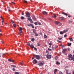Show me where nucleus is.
<instances>
[{
    "instance_id": "nucleus-1",
    "label": "nucleus",
    "mask_w": 74,
    "mask_h": 74,
    "mask_svg": "<svg viewBox=\"0 0 74 74\" xmlns=\"http://www.w3.org/2000/svg\"><path fill=\"white\" fill-rule=\"evenodd\" d=\"M25 16L28 18V20H29V21H30L31 23H33V20L32 19H31V17H30V13H29V12H27Z\"/></svg>"
},
{
    "instance_id": "nucleus-2",
    "label": "nucleus",
    "mask_w": 74,
    "mask_h": 74,
    "mask_svg": "<svg viewBox=\"0 0 74 74\" xmlns=\"http://www.w3.org/2000/svg\"><path fill=\"white\" fill-rule=\"evenodd\" d=\"M72 56L71 54L69 55L67 57V59L69 60H73L74 61V55L73 56V57H72Z\"/></svg>"
},
{
    "instance_id": "nucleus-3",
    "label": "nucleus",
    "mask_w": 74,
    "mask_h": 74,
    "mask_svg": "<svg viewBox=\"0 0 74 74\" xmlns=\"http://www.w3.org/2000/svg\"><path fill=\"white\" fill-rule=\"evenodd\" d=\"M34 58H36L37 59H38V60L40 59V56H39V55H34Z\"/></svg>"
},
{
    "instance_id": "nucleus-4",
    "label": "nucleus",
    "mask_w": 74,
    "mask_h": 74,
    "mask_svg": "<svg viewBox=\"0 0 74 74\" xmlns=\"http://www.w3.org/2000/svg\"><path fill=\"white\" fill-rule=\"evenodd\" d=\"M43 64H44V61H42L41 62H39L38 63V65L40 66H42Z\"/></svg>"
},
{
    "instance_id": "nucleus-5",
    "label": "nucleus",
    "mask_w": 74,
    "mask_h": 74,
    "mask_svg": "<svg viewBox=\"0 0 74 74\" xmlns=\"http://www.w3.org/2000/svg\"><path fill=\"white\" fill-rule=\"evenodd\" d=\"M51 55H49V54H47L46 56V57L47 59H51Z\"/></svg>"
},
{
    "instance_id": "nucleus-6",
    "label": "nucleus",
    "mask_w": 74,
    "mask_h": 74,
    "mask_svg": "<svg viewBox=\"0 0 74 74\" xmlns=\"http://www.w3.org/2000/svg\"><path fill=\"white\" fill-rule=\"evenodd\" d=\"M33 63L34 64H36L37 63V61L36 60V59H34L33 61Z\"/></svg>"
},
{
    "instance_id": "nucleus-7",
    "label": "nucleus",
    "mask_w": 74,
    "mask_h": 74,
    "mask_svg": "<svg viewBox=\"0 0 74 74\" xmlns=\"http://www.w3.org/2000/svg\"><path fill=\"white\" fill-rule=\"evenodd\" d=\"M66 51H67V49H64L62 51V53H66Z\"/></svg>"
},
{
    "instance_id": "nucleus-8",
    "label": "nucleus",
    "mask_w": 74,
    "mask_h": 74,
    "mask_svg": "<svg viewBox=\"0 0 74 74\" xmlns=\"http://www.w3.org/2000/svg\"><path fill=\"white\" fill-rule=\"evenodd\" d=\"M32 18L34 20V21H36V17L35 16H32Z\"/></svg>"
},
{
    "instance_id": "nucleus-9",
    "label": "nucleus",
    "mask_w": 74,
    "mask_h": 74,
    "mask_svg": "<svg viewBox=\"0 0 74 74\" xmlns=\"http://www.w3.org/2000/svg\"><path fill=\"white\" fill-rule=\"evenodd\" d=\"M42 14L43 15H46V14H47V12H46V11H44L42 12Z\"/></svg>"
},
{
    "instance_id": "nucleus-10",
    "label": "nucleus",
    "mask_w": 74,
    "mask_h": 74,
    "mask_svg": "<svg viewBox=\"0 0 74 74\" xmlns=\"http://www.w3.org/2000/svg\"><path fill=\"white\" fill-rule=\"evenodd\" d=\"M68 31V30L67 29H65L63 31V33H66V32H67Z\"/></svg>"
},
{
    "instance_id": "nucleus-11",
    "label": "nucleus",
    "mask_w": 74,
    "mask_h": 74,
    "mask_svg": "<svg viewBox=\"0 0 74 74\" xmlns=\"http://www.w3.org/2000/svg\"><path fill=\"white\" fill-rule=\"evenodd\" d=\"M62 14H63L64 15H66V16H67L68 15V14H67V13L64 12H62Z\"/></svg>"
},
{
    "instance_id": "nucleus-12",
    "label": "nucleus",
    "mask_w": 74,
    "mask_h": 74,
    "mask_svg": "<svg viewBox=\"0 0 74 74\" xmlns=\"http://www.w3.org/2000/svg\"><path fill=\"white\" fill-rule=\"evenodd\" d=\"M59 19L60 21H62L63 19V17H59Z\"/></svg>"
},
{
    "instance_id": "nucleus-13",
    "label": "nucleus",
    "mask_w": 74,
    "mask_h": 74,
    "mask_svg": "<svg viewBox=\"0 0 74 74\" xmlns=\"http://www.w3.org/2000/svg\"><path fill=\"white\" fill-rule=\"evenodd\" d=\"M33 32L34 33V34H36L37 33L35 29H33Z\"/></svg>"
},
{
    "instance_id": "nucleus-14",
    "label": "nucleus",
    "mask_w": 74,
    "mask_h": 74,
    "mask_svg": "<svg viewBox=\"0 0 74 74\" xmlns=\"http://www.w3.org/2000/svg\"><path fill=\"white\" fill-rule=\"evenodd\" d=\"M55 23L56 24V25H59V22L58 21H55Z\"/></svg>"
},
{
    "instance_id": "nucleus-15",
    "label": "nucleus",
    "mask_w": 74,
    "mask_h": 74,
    "mask_svg": "<svg viewBox=\"0 0 74 74\" xmlns=\"http://www.w3.org/2000/svg\"><path fill=\"white\" fill-rule=\"evenodd\" d=\"M30 47H31V48H34V45L32 44L30 45Z\"/></svg>"
},
{
    "instance_id": "nucleus-16",
    "label": "nucleus",
    "mask_w": 74,
    "mask_h": 74,
    "mask_svg": "<svg viewBox=\"0 0 74 74\" xmlns=\"http://www.w3.org/2000/svg\"><path fill=\"white\" fill-rule=\"evenodd\" d=\"M58 71V69H56L54 70V73L55 74H56V72Z\"/></svg>"
},
{
    "instance_id": "nucleus-17",
    "label": "nucleus",
    "mask_w": 74,
    "mask_h": 74,
    "mask_svg": "<svg viewBox=\"0 0 74 74\" xmlns=\"http://www.w3.org/2000/svg\"><path fill=\"white\" fill-rule=\"evenodd\" d=\"M11 66V67H14V68L16 67V66L15 65H12Z\"/></svg>"
},
{
    "instance_id": "nucleus-18",
    "label": "nucleus",
    "mask_w": 74,
    "mask_h": 74,
    "mask_svg": "<svg viewBox=\"0 0 74 74\" xmlns=\"http://www.w3.org/2000/svg\"><path fill=\"white\" fill-rule=\"evenodd\" d=\"M69 40H70V41H73V39L72 38H69Z\"/></svg>"
},
{
    "instance_id": "nucleus-19",
    "label": "nucleus",
    "mask_w": 74,
    "mask_h": 74,
    "mask_svg": "<svg viewBox=\"0 0 74 74\" xmlns=\"http://www.w3.org/2000/svg\"><path fill=\"white\" fill-rule=\"evenodd\" d=\"M21 19H22L23 20V19H25V17L22 16L21 17Z\"/></svg>"
},
{
    "instance_id": "nucleus-20",
    "label": "nucleus",
    "mask_w": 74,
    "mask_h": 74,
    "mask_svg": "<svg viewBox=\"0 0 74 74\" xmlns=\"http://www.w3.org/2000/svg\"><path fill=\"white\" fill-rule=\"evenodd\" d=\"M44 38H47V35H44Z\"/></svg>"
},
{
    "instance_id": "nucleus-21",
    "label": "nucleus",
    "mask_w": 74,
    "mask_h": 74,
    "mask_svg": "<svg viewBox=\"0 0 74 74\" xmlns=\"http://www.w3.org/2000/svg\"><path fill=\"white\" fill-rule=\"evenodd\" d=\"M71 43H69L68 44V46H71Z\"/></svg>"
},
{
    "instance_id": "nucleus-22",
    "label": "nucleus",
    "mask_w": 74,
    "mask_h": 74,
    "mask_svg": "<svg viewBox=\"0 0 74 74\" xmlns=\"http://www.w3.org/2000/svg\"><path fill=\"white\" fill-rule=\"evenodd\" d=\"M35 34V36L36 37L38 36V34H37V33H36V34Z\"/></svg>"
},
{
    "instance_id": "nucleus-23",
    "label": "nucleus",
    "mask_w": 74,
    "mask_h": 74,
    "mask_svg": "<svg viewBox=\"0 0 74 74\" xmlns=\"http://www.w3.org/2000/svg\"><path fill=\"white\" fill-rule=\"evenodd\" d=\"M66 74H68V73H69L68 72H69V70H66Z\"/></svg>"
},
{
    "instance_id": "nucleus-24",
    "label": "nucleus",
    "mask_w": 74,
    "mask_h": 74,
    "mask_svg": "<svg viewBox=\"0 0 74 74\" xmlns=\"http://www.w3.org/2000/svg\"><path fill=\"white\" fill-rule=\"evenodd\" d=\"M58 59V56H56L55 58V60H57V59Z\"/></svg>"
},
{
    "instance_id": "nucleus-25",
    "label": "nucleus",
    "mask_w": 74,
    "mask_h": 74,
    "mask_svg": "<svg viewBox=\"0 0 74 74\" xmlns=\"http://www.w3.org/2000/svg\"><path fill=\"white\" fill-rule=\"evenodd\" d=\"M53 15H54L53 17H54L55 18H56V16L55 15V14H53Z\"/></svg>"
},
{
    "instance_id": "nucleus-26",
    "label": "nucleus",
    "mask_w": 74,
    "mask_h": 74,
    "mask_svg": "<svg viewBox=\"0 0 74 74\" xmlns=\"http://www.w3.org/2000/svg\"><path fill=\"white\" fill-rule=\"evenodd\" d=\"M60 34H63L64 33H63V32L61 31L60 32Z\"/></svg>"
},
{
    "instance_id": "nucleus-27",
    "label": "nucleus",
    "mask_w": 74,
    "mask_h": 74,
    "mask_svg": "<svg viewBox=\"0 0 74 74\" xmlns=\"http://www.w3.org/2000/svg\"><path fill=\"white\" fill-rule=\"evenodd\" d=\"M37 45H38V47H39L40 46V43L39 42H38L37 43Z\"/></svg>"
},
{
    "instance_id": "nucleus-28",
    "label": "nucleus",
    "mask_w": 74,
    "mask_h": 74,
    "mask_svg": "<svg viewBox=\"0 0 74 74\" xmlns=\"http://www.w3.org/2000/svg\"><path fill=\"white\" fill-rule=\"evenodd\" d=\"M13 26L14 27H16V25L15 24H14Z\"/></svg>"
},
{
    "instance_id": "nucleus-29",
    "label": "nucleus",
    "mask_w": 74,
    "mask_h": 74,
    "mask_svg": "<svg viewBox=\"0 0 74 74\" xmlns=\"http://www.w3.org/2000/svg\"><path fill=\"white\" fill-rule=\"evenodd\" d=\"M52 49L53 50V51H54V50H55V47H52Z\"/></svg>"
},
{
    "instance_id": "nucleus-30",
    "label": "nucleus",
    "mask_w": 74,
    "mask_h": 74,
    "mask_svg": "<svg viewBox=\"0 0 74 74\" xmlns=\"http://www.w3.org/2000/svg\"><path fill=\"white\" fill-rule=\"evenodd\" d=\"M19 30H22V28L21 27H20Z\"/></svg>"
},
{
    "instance_id": "nucleus-31",
    "label": "nucleus",
    "mask_w": 74,
    "mask_h": 74,
    "mask_svg": "<svg viewBox=\"0 0 74 74\" xmlns=\"http://www.w3.org/2000/svg\"><path fill=\"white\" fill-rule=\"evenodd\" d=\"M56 64H60V63L58 62H57L56 63Z\"/></svg>"
},
{
    "instance_id": "nucleus-32",
    "label": "nucleus",
    "mask_w": 74,
    "mask_h": 74,
    "mask_svg": "<svg viewBox=\"0 0 74 74\" xmlns=\"http://www.w3.org/2000/svg\"><path fill=\"white\" fill-rule=\"evenodd\" d=\"M32 41H34V38H32L31 40Z\"/></svg>"
},
{
    "instance_id": "nucleus-33",
    "label": "nucleus",
    "mask_w": 74,
    "mask_h": 74,
    "mask_svg": "<svg viewBox=\"0 0 74 74\" xmlns=\"http://www.w3.org/2000/svg\"><path fill=\"white\" fill-rule=\"evenodd\" d=\"M58 40H62V38H59V37H58Z\"/></svg>"
},
{
    "instance_id": "nucleus-34",
    "label": "nucleus",
    "mask_w": 74,
    "mask_h": 74,
    "mask_svg": "<svg viewBox=\"0 0 74 74\" xmlns=\"http://www.w3.org/2000/svg\"><path fill=\"white\" fill-rule=\"evenodd\" d=\"M24 2L25 3H27V1H25V0H24Z\"/></svg>"
},
{
    "instance_id": "nucleus-35",
    "label": "nucleus",
    "mask_w": 74,
    "mask_h": 74,
    "mask_svg": "<svg viewBox=\"0 0 74 74\" xmlns=\"http://www.w3.org/2000/svg\"><path fill=\"white\" fill-rule=\"evenodd\" d=\"M24 64V63H23V62H21L20 63V64L22 66V65H23Z\"/></svg>"
},
{
    "instance_id": "nucleus-36",
    "label": "nucleus",
    "mask_w": 74,
    "mask_h": 74,
    "mask_svg": "<svg viewBox=\"0 0 74 74\" xmlns=\"http://www.w3.org/2000/svg\"><path fill=\"white\" fill-rule=\"evenodd\" d=\"M48 51H52V49H50L49 48H48Z\"/></svg>"
},
{
    "instance_id": "nucleus-37",
    "label": "nucleus",
    "mask_w": 74,
    "mask_h": 74,
    "mask_svg": "<svg viewBox=\"0 0 74 74\" xmlns=\"http://www.w3.org/2000/svg\"><path fill=\"white\" fill-rule=\"evenodd\" d=\"M59 74H63V73L61 72L60 71L59 72Z\"/></svg>"
},
{
    "instance_id": "nucleus-38",
    "label": "nucleus",
    "mask_w": 74,
    "mask_h": 74,
    "mask_svg": "<svg viewBox=\"0 0 74 74\" xmlns=\"http://www.w3.org/2000/svg\"><path fill=\"white\" fill-rule=\"evenodd\" d=\"M69 23H72V21H70V20H69Z\"/></svg>"
},
{
    "instance_id": "nucleus-39",
    "label": "nucleus",
    "mask_w": 74,
    "mask_h": 74,
    "mask_svg": "<svg viewBox=\"0 0 74 74\" xmlns=\"http://www.w3.org/2000/svg\"><path fill=\"white\" fill-rule=\"evenodd\" d=\"M11 23H12V24L14 23V21L12 20Z\"/></svg>"
},
{
    "instance_id": "nucleus-40",
    "label": "nucleus",
    "mask_w": 74,
    "mask_h": 74,
    "mask_svg": "<svg viewBox=\"0 0 74 74\" xmlns=\"http://www.w3.org/2000/svg\"><path fill=\"white\" fill-rule=\"evenodd\" d=\"M8 11H11V10L10 9V8H9V7H8Z\"/></svg>"
},
{
    "instance_id": "nucleus-41",
    "label": "nucleus",
    "mask_w": 74,
    "mask_h": 74,
    "mask_svg": "<svg viewBox=\"0 0 74 74\" xmlns=\"http://www.w3.org/2000/svg\"><path fill=\"white\" fill-rule=\"evenodd\" d=\"M34 24H35V25H37V22H35Z\"/></svg>"
},
{
    "instance_id": "nucleus-42",
    "label": "nucleus",
    "mask_w": 74,
    "mask_h": 74,
    "mask_svg": "<svg viewBox=\"0 0 74 74\" xmlns=\"http://www.w3.org/2000/svg\"><path fill=\"white\" fill-rule=\"evenodd\" d=\"M20 33H22V30H19Z\"/></svg>"
},
{
    "instance_id": "nucleus-43",
    "label": "nucleus",
    "mask_w": 74,
    "mask_h": 74,
    "mask_svg": "<svg viewBox=\"0 0 74 74\" xmlns=\"http://www.w3.org/2000/svg\"><path fill=\"white\" fill-rule=\"evenodd\" d=\"M8 60L9 62H11L12 60H11V59H8Z\"/></svg>"
},
{
    "instance_id": "nucleus-44",
    "label": "nucleus",
    "mask_w": 74,
    "mask_h": 74,
    "mask_svg": "<svg viewBox=\"0 0 74 74\" xmlns=\"http://www.w3.org/2000/svg\"><path fill=\"white\" fill-rule=\"evenodd\" d=\"M59 26H61V25H62V23H60V22H59Z\"/></svg>"
},
{
    "instance_id": "nucleus-45",
    "label": "nucleus",
    "mask_w": 74,
    "mask_h": 74,
    "mask_svg": "<svg viewBox=\"0 0 74 74\" xmlns=\"http://www.w3.org/2000/svg\"><path fill=\"white\" fill-rule=\"evenodd\" d=\"M27 45H28V46H29V45H30V43H28L27 44Z\"/></svg>"
},
{
    "instance_id": "nucleus-46",
    "label": "nucleus",
    "mask_w": 74,
    "mask_h": 74,
    "mask_svg": "<svg viewBox=\"0 0 74 74\" xmlns=\"http://www.w3.org/2000/svg\"><path fill=\"white\" fill-rule=\"evenodd\" d=\"M49 45H50V46L52 45V43H49Z\"/></svg>"
},
{
    "instance_id": "nucleus-47",
    "label": "nucleus",
    "mask_w": 74,
    "mask_h": 74,
    "mask_svg": "<svg viewBox=\"0 0 74 74\" xmlns=\"http://www.w3.org/2000/svg\"><path fill=\"white\" fill-rule=\"evenodd\" d=\"M15 74H19V73L17 72H15Z\"/></svg>"
},
{
    "instance_id": "nucleus-48",
    "label": "nucleus",
    "mask_w": 74,
    "mask_h": 74,
    "mask_svg": "<svg viewBox=\"0 0 74 74\" xmlns=\"http://www.w3.org/2000/svg\"><path fill=\"white\" fill-rule=\"evenodd\" d=\"M34 49L35 51H37V48H36V47L34 48Z\"/></svg>"
},
{
    "instance_id": "nucleus-49",
    "label": "nucleus",
    "mask_w": 74,
    "mask_h": 74,
    "mask_svg": "<svg viewBox=\"0 0 74 74\" xmlns=\"http://www.w3.org/2000/svg\"><path fill=\"white\" fill-rule=\"evenodd\" d=\"M57 47H58V46H56L54 47L55 49H56V48H57Z\"/></svg>"
},
{
    "instance_id": "nucleus-50",
    "label": "nucleus",
    "mask_w": 74,
    "mask_h": 74,
    "mask_svg": "<svg viewBox=\"0 0 74 74\" xmlns=\"http://www.w3.org/2000/svg\"><path fill=\"white\" fill-rule=\"evenodd\" d=\"M12 4H15V3H14V2H12Z\"/></svg>"
},
{
    "instance_id": "nucleus-51",
    "label": "nucleus",
    "mask_w": 74,
    "mask_h": 74,
    "mask_svg": "<svg viewBox=\"0 0 74 74\" xmlns=\"http://www.w3.org/2000/svg\"><path fill=\"white\" fill-rule=\"evenodd\" d=\"M11 62H12L13 63H14V60H11Z\"/></svg>"
},
{
    "instance_id": "nucleus-52",
    "label": "nucleus",
    "mask_w": 74,
    "mask_h": 74,
    "mask_svg": "<svg viewBox=\"0 0 74 74\" xmlns=\"http://www.w3.org/2000/svg\"><path fill=\"white\" fill-rule=\"evenodd\" d=\"M21 14L22 15H24V13H23V12H22L21 13Z\"/></svg>"
},
{
    "instance_id": "nucleus-53",
    "label": "nucleus",
    "mask_w": 74,
    "mask_h": 74,
    "mask_svg": "<svg viewBox=\"0 0 74 74\" xmlns=\"http://www.w3.org/2000/svg\"><path fill=\"white\" fill-rule=\"evenodd\" d=\"M13 71H15V69H14V68H13L12 69Z\"/></svg>"
},
{
    "instance_id": "nucleus-54",
    "label": "nucleus",
    "mask_w": 74,
    "mask_h": 74,
    "mask_svg": "<svg viewBox=\"0 0 74 74\" xmlns=\"http://www.w3.org/2000/svg\"><path fill=\"white\" fill-rule=\"evenodd\" d=\"M64 37H67V35L65 34V35H64Z\"/></svg>"
},
{
    "instance_id": "nucleus-55",
    "label": "nucleus",
    "mask_w": 74,
    "mask_h": 74,
    "mask_svg": "<svg viewBox=\"0 0 74 74\" xmlns=\"http://www.w3.org/2000/svg\"><path fill=\"white\" fill-rule=\"evenodd\" d=\"M38 24L39 25H41V23H38Z\"/></svg>"
},
{
    "instance_id": "nucleus-56",
    "label": "nucleus",
    "mask_w": 74,
    "mask_h": 74,
    "mask_svg": "<svg viewBox=\"0 0 74 74\" xmlns=\"http://www.w3.org/2000/svg\"><path fill=\"white\" fill-rule=\"evenodd\" d=\"M5 53H3L2 54L3 56H4V55H5Z\"/></svg>"
},
{
    "instance_id": "nucleus-57",
    "label": "nucleus",
    "mask_w": 74,
    "mask_h": 74,
    "mask_svg": "<svg viewBox=\"0 0 74 74\" xmlns=\"http://www.w3.org/2000/svg\"><path fill=\"white\" fill-rule=\"evenodd\" d=\"M57 41L58 42H60V41H59V40H57Z\"/></svg>"
},
{
    "instance_id": "nucleus-58",
    "label": "nucleus",
    "mask_w": 74,
    "mask_h": 74,
    "mask_svg": "<svg viewBox=\"0 0 74 74\" xmlns=\"http://www.w3.org/2000/svg\"><path fill=\"white\" fill-rule=\"evenodd\" d=\"M30 26H33V25L32 24H30Z\"/></svg>"
},
{
    "instance_id": "nucleus-59",
    "label": "nucleus",
    "mask_w": 74,
    "mask_h": 74,
    "mask_svg": "<svg viewBox=\"0 0 74 74\" xmlns=\"http://www.w3.org/2000/svg\"><path fill=\"white\" fill-rule=\"evenodd\" d=\"M46 53H48V51L47 50L46 51Z\"/></svg>"
},
{
    "instance_id": "nucleus-60",
    "label": "nucleus",
    "mask_w": 74,
    "mask_h": 74,
    "mask_svg": "<svg viewBox=\"0 0 74 74\" xmlns=\"http://www.w3.org/2000/svg\"><path fill=\"white\" fill-rule=\"evenodd\" d=\"M32 28H34V26H33V25H32Z\"/></svg>"
},
{
    "instance_id": "nucleus-61",
    "label": "nucleus",
    "mask_w": 74,
    "mask_h": 74,
    "mask_svg": "<svg viewBox=\"0 0 74 74\" xmlns=\"http://www.w3.org/2000/svg\"><path fill=\"white\" fill-rule=\"evenodd\" d=\"M73 74H74V71H73L72 72Z\"/></svg>"
},
{
    "instance_id": "nucleus-62",
    "label": "nucleus",
    "mask_w": 74,
    "mask_h": 74,
    "mask_svg": "<svg viewBox=\"0 0 74 74\" xmlns=\"http://www.w3.org/2000/svg\"><path fill=\"white\" fill-rule=\"evenodd\" d=\"M1 43H2V44H3V42L2 41H1Z\"/></svg>"
},
{
    "instance_id": "nucleus-63",
    "label": "nucleus",
    "mask_w": 74,
    "mask_h": 74,
    "mask_svg": "<svg viewBox=\"0 0 74 74\" xmlns=\"http://www.w3.org/2000/svg\"><path fill=\"white\" fill-rule=\"evenodd\" d=\"M68 16L69 18H71V16Z\"/></svg>"
},
{
    "instance_id": "nucleus-64",
    "label": "nucleus",
    "mask_w": 74,
    "mask_h": 74,
    "mask_svg": "<svg viewBox=\"0 0 74 74\" xmlns=\"http://www.w3.org/2000/svg\"><path fill=\"white\" fill-rule=\"evenodd\" d=\"M34 59V57H33L32 58V59Z\"/></svg>"
}]
</instances>
